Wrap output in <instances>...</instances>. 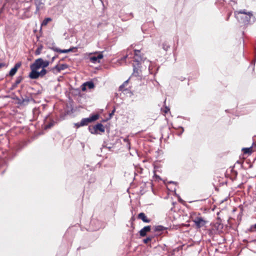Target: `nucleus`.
Returning <instances> with one entry per match:
<instances>
[{
  "label": "nucleus",
  "instance_id": "obj_1",
  "mask_svg": "<svg viewBox=\"0 0 256 256\" xmlns=\"http://www.w3.org/2000/svg\"><path fill=\"white\" fill-rule=\"evenodd\" d=\"M134 62L136 64H133V72L132 75L135 76H139L141 73L140 70V64L142 62L146 61L149 62V61L144 58L143 56L141 54L140 51V50H134Z\"/></svg>",
  "mask_w": 256,
  "mask_h": 256
},
{
  "label": "nucleus",
  "instance_id": "obj_2",
  "mask_svg": "<svg viewBox=\"0 0 256 256\" xmlns=\"http://www.w3.org/2000/svg\"><path fill=\"white\" fill-rule=\"evenodd\" d=\"M243 14L244 16H240L241 20L245 25L253 24L256 21V18L253 15L252 12H248L246 10H241L234 12L235 17L239 20V14Z\"/></svg>",
  "mask_w": 256,
  "mask_h": 256
},
{
  "label": "nucleus",
  "instance_id": "obj_3",
  "mask_svg": "<svg viewBox=\"0 0 256 256\" xmlns=\"http://www.w3.org/2000/svg\"><path fill=\"white\" fill-rule=\"evenodd\" d=\"M98 115L94 114L90 116L89 118H82L80 123H78L76 125L79 126H84L88 125L89 123L95 121L98 118Z\"/></svg>",
  "mask_w": 256,
  "mask_h": 256
},
{
  "label": "nucleus",
  "instance_id": "obj_4",
  "mask_svg": "<svg viewBox=\"0 0 256 256\" xmlns=\"http://www.w3.org/2000/svg\"><path fill=\"white\" fill-rule=\"evenodd\" d=\"M192 222L196 228H200L204 226L206 223V221L202 216L195 217L192 219Z\"/></svg>",
  "mask_w": 256,
  "mask_h": 256
},
{
  "label": "nucleus",
  "instance_id": "obj_5",
  "mask_svg": "<svg viewBox=\"0 0 256 256\" xmlns=\"http://www.w3.org/2000/svg\"><path fill=\"white\" fill-rule=\"evenodd\" d=\"M92 54H98L97 56H92L89 58L90 62L93 64H96L100 62V60L102 58L104 57L102 52H92L90 54V55H92Z\"/></svg>",
  "mask_w": 256,
  "mask_h": 256
},
{
  "label": "nucleus",
  "instance_id": "obj_6",
  "mask_svg": "<svg viewBox=\"0 0 256 256\" xmlns=\"http://www.w3.org/2000/svg\"><path fill=\"white\" fill-rule=\"evenodd\" d=\"M42 64L41 58L36 60L30 66V68L31 69V72L30 73L36 72H37L38 70L41 68H42Z\"/></svg>",
  "mask_w": 256,
  "mask_h": 256
},
{
  "label": "nucleus",
  "instance_id": "obj_7",
  "mask_svg": "<svg viewBox=\"0 0 256 256\" xmlns=\"http://www.w3.org/2000/svg\"><path fill=\"white\" fill-rule=\"evenodd\" d=\"M47 73V70L44 68H42V70L40 72H34L33 73H30L29 77L31 79H36L39 77L44 76Z\"/></svg>",
  "mask_w": 256,
  "mask_h": 256
},
{
  "label": "nucleus",
  "instance_id": "obj_8",
  "mask_svg": "<svg viewBox=\"0 0 256 256\" xmlns=\"http://www.w3.org/2000/svg\"><path fill=\"white\" fill-rule=\"evenodd\" d=\"M68 68V66L66 64H62L60 65L57 64L52 68H51L50 70L54 74H58L61 70H64Z\"/></svg>",
  "mask_w": 256,
  "mask_h": 256
},
{
  "label": "nucleus",
  "instance_id": "obj_9",
  "mask_svg": "<svg viewBox=\"0 0 256 256\" xmlns=\"http://www.w3.org/2000/svg\"><path fill=\"white\" fill-rule=\"evenodd\" d=\"M93 129L94 130V131H90L91 134H96L98 130H100L101 132H104V127L103 125L100 123L98 124H97L95 125L93 127Z\"/></svg>",
  "mask_w": 256,
  "mask_h": 256
},
{
  "label": "nucleus",
  "instance_id": "obj_10",
  "mask_svg": "<svg viewBox=\"0 0 256 256\" xmlns=\"http://www.w3.org/2000/svg\"><path fill=\"white\" fill-rule=\"evenodd\" d=\"M86 86L88 87V88L90 89L93 88H94V84L92 82H91V81L86 82H84L82 86V90L85 91L86 89Z\"/></svg>",
  "mask_w": 256,
  "mask_h": 256
},
{
  "label": "nucleus",
  "instance_id": "obj_11",
  "mask_svg": "<svg viewBox=\"0 0 256 256\" xmlns=\"http://www.w3.org/2000/svg\"><path fill=\"white\" fill-rule=\"evenodd\" d=\"M20 66H21V63H20V62L16 63L14 65V67L12 68L10 71L9 76H14L16 74V72Z\"/></svg>",
  "mask_w": 256,
  "mask_h": 256
},
{
  "label": "nucleus",
  "instance_id": "obj_12",
  "mask_svg": "<svg viewBox=\"0 0 256 256\" xmlns=\"http://www.w3.org/2000/svg\"><path fill=\"white\" fill-rule=\"evenodd\" d=\"M151 226H144L140 231V234L141 236H146V233L150 230Z\"/></svg>",
  "mask_w": 256,
  "mask_h": 256
},
{
  "label": "nucleus",
  "instance_id": "obj_13",
  "mask_svg": "<svg viewBox=\"0 0 256 256\" xmlns=\"http://www.w3.org/2000/svg\"><path fill=\"white\" fill-rule=\"evenodd\" d=\"M138 218L146 223H149L150 222V220L148 218L144 212L140 213L138 216Z\"/></svg>",
  "mask_w": 256,
  "mask_h": 256
},
{
  "label": "nucleus",
  "instance_id": "obj_14",
  "mask_svg": "<svg viewBox=\"0 0 256 256\" xmlns=\"http://www.w3.org/2000/svg\"><path fill=\"white\" fill-rule=\"evenodd\" d=\"M35 4L36 6V13L39 12L40 9L42 8V5L43 4L42 2V0H34Z\"/></svg>",
  "mask_w": 256,
  "mask_h": 256
},
{
  "label": "nucleus",
  "instance_id": "obj_15",
  "mask_svg": "<svg viewBox=\"0 0 256 256\" xmlns=\"http://www.w3.org/2000/svg\"><path fill=\"white\" fill-rule=\"evenodd\" d=\"M252 147L246 148H243L242 150L244 154H250L252 152Z\"/></svg>",
  "mask_w": 256,
  "mask_h": 256
},
{
  "label": "nucleus",
  "instance_id": "obj_16",
  "mask_svg": "<svg viewBox=\"0 0 256 256\" xmlns=\"http://www.w3.org/2000/svg\"><path fill=\"white\" fill-rule=\"evenodd\" d=\"M52 19L50 18H47L44 19L41 24V26H46L48 24V22H51Z\"/></svg>",
  "mask_w": 256,
  "mask_h": 256
},
{
  "label": "nucleus",
  "instance_id": "obj_17",
  "mask_svg": "<svg viewBox=\"0 0 256 256\" xmlns=\"http://www.w3.org/2000/svg\"><path fill=\"white\" fill-rule=\"evenodd\" d=\"M41 62L42 64V68H45L50 64V62L48 60H44L41 58Z\"/></svg>",
  "mask_w": 256,
  "mask_h": 256
},
{
  "label": "nucleus",
  "instance_id": "obj_18",
  "mask_svg": "<svg viewBox=\"0 0 256 256\" xmlns=\"http://www.w3.org/2000/svg\"><path fill=\"white\" fill-rule=\"evenodd\" d=\"M22 76H18L16 78V80L14 84L12 85L13 88H16L17 86L22 82Z\"/></svg>",
  "mask_w": 256,
  "mask_h": 256
},
{
  "label": "nucleus",
  "instance_id": "obj_19",
  "mask_svg": "<svg viewBox=\"0 0 256 256\" xmlns=\"http://www.w3.org/2000/svg\"><path fill=\"white\" fill-rule=\"evenodd\" d=\"M166 228L162 226H157L154 228V230L156 232H161L163 231L164 230H166Z\"/></svg>",
  "mask_w": 256,
  "mask_h": 256
},
{
  "label": "nucleus",
  "instance_id": "obj_20",
  "mask_svg": "<svg viewBox=\"0 0 256 256\" xmlns=\"http://www.w3.org/2000/svg\"><path fill=\"white\" fill-rule=\"evenodd\" d=\"M30 98L26 96L25 98H22V100L21 102V104H26L30 102Z\"/></svg>",
  "mask_w": 256,
  "mask_h": 256
},
{
  "label": "nucleus",
  "instance_id": "obj_21",
  "mask_svg": "<svg viewBox=\"0 0 256 256\" xmlns=\"http://www.w3.org/2000/svg\"><path fill=\"white\" fill-rule=\"evenodd\" d=\"M170 48V46L169 44H168L166 42H164L162 44V48L165 51H168Z\"/></svg>",
  "mask_w": 256,
  "mask_h": 256
},
{
  "label": "nucleus",
  "instance_id": "obj_22",
  "mask_svg": "<svg viewBox=\"0 0 256 256\" xmlns=\"http://www.w3.org/2000/svg\"><path fill=\"white\" fill-rule=\"evenodd\" d=\"M42 48L43 46L42 45L39 46L35 51L36 55H39L40 54Z\"/></svg>",
  "mask_w": 256,
  "mask_h": 256
},
{
  "label": "nucleus",
  "instance_id": "obj_23",
  "mask_svg": "<svg viewBox=\"0 0 256 256\" xmlns=\"http://www.w3.org/2000/svg\"><path fill=\"white\" fill-rule=\"evenodd\" d=\"M73 48H70L67 50H62L60 51V53H68L72 50Z\"/></svg>",
  "mask_w": 256,
  "mask_h": 256
},
{
  "label": "nucleus",
  "instance_id": "obj_24",
  "mask_svg": "<svg viewBox=\"0 0 256 256\" xmlns=\"http://www.w3.org/2000/svg\"><path fill=\"white\" fill-rule=\"evenodd\" d=\"M54 124H55V122L54 121H52L46 126V128H52Z\"/></svg>",
  "mask_w": 256,
  "mask_h": 256
},
{
  "label": "nucleus",
  "instance_id": "obj_25",
  "mask_svg": "<svg viewBox=\"0 0 256 256\" xmlns=\"http://www.w3.org/2000/svg\"><path fill=\"white\" fill-rule=\"evenodd\" d=\"M152 240V237H148L146 238L143 240V242L144 244H147L148 242H150Z\"/></svg>",
  "mask_w": 256,
  "mask_h": 256
},
{
  "label": "nucleus",
  "instance_id": "obj_26",
  "mask_svg": "<svg viewBox=\"0 0 256 256\" xmlns=\"http://www.w3.org/2000/svg\"><path fill=\"white\" fill-rule=\"evenodd\" d=\"M52 49L54 51V52H60V50H60L58 48H52Z\"/></svg>",
  "mask_w": 256,
  "mask_h": 256
},
{
  "label": "nucleus",
  "instance_id": "obj_27",
  "mask_svg": "<svg viewBox=\"0 0 256 256\" xmlns=\"http://www.w3.org/2000/svg\"><path fill=\"white\" fill-rule=\"evenodd\" d=\"M250 230L251 231H252L254 230L256 231V224H254V225L252 226H250Z\"/></svg>",
  "mask_w": 256,
  "mask_h": 256
},
{
  "label": "nucleus",
  "instance_id": "obj_28",
  "mask_svg": "<svg viewBox=\"0 0 256 256\" xmlns=\"http://www.w3.org/2000/svg\"><path fill=\"white\" fill-rule=\"evenodd\" d=\"M170 110V108L166 106L164 108V110H162V111L164 113H167Z\"/></svg>",
  "mask_w": 256,
  "mask_h": 256
},
{
  "label": "nucleus",
  "instance_id": "obj_29",
  "mask_svg": "<svg viewBox=\"0 0 256 256\" xmlns=\"http://www.w3.org/2000/svg\"><path fill=\"white\" fill-rule=\"evenodd\" d=\"M180 129H181L180 132H178V136H181V135H182V134L184 132V128H183L182 127H180Z\"/></svg>",
  "mask_w": 256,
  "mask_h": 256
},
{
  "label": "nucleus",
  "instance_id": "obj_30",
  "mask_svg": "<svg viewBox=\"0 0 256 256\" xmlns=\"http://www.w3.org/2000/svg\"><path fill=\"white\" fill-rule=\"evenodd\" d=\"M115 110H115V108H114V109L112 110V112L110 114H109V115H110V118H112V116L114 114V112H115Z\"/></svg>",
  "mask_w": 256,
  "mask_h": 256
},
{
  "label": "nucleus",
  "instance_id": "obj_31",
  "mask_svg": "<svg viewBox=\"0 0 256 256\" xmlns=\"http://www.w3.org/2000/svg\"><path fill=\"white\" fill-rule=\"evenodd\" d=\"M128 58V55L126 54V56H124L122 58L121 60H124L126 58Z\"/></svg>",
  "mask_w": 256,
  "mask_h": 256
},
{
  "label": "nucleus",
  "instance_id": "obj_32",
  "mask_svg": "<svg viewBox=\"0 0 256 256\" xmlns=\"http://www.w3.org/2000/svg\"><path fill=\"white\" fill-rule=\"evenodd\" d=\"M57 57H58V55H56V56H54L52 58V62Z\"/></svg>",
  "mask_w": 256,
  "mask_h": 256
},
{
  "label": "nucleus",
  "instance_id": "obj_33",
  "mask_svg": "<svg viewBox=\"0 0 256 256\" xmlns=\"http://www.w3.org/2000/svg\"><path fill=\"white\" fill-rule=\"evenodd\" d=\"M5 64L4 63H0V68L3 67V66H5Z\"/></svg>",
  "mask_w": 256,
  "mask_h": 256
},
{
  "label": "nucleus",
  "instance_id": "obj_34",
  "mask_svg": "<svg viewBox=\"0 0 256 256\" xmlns=\"http://www.w3.org/2000/svg\"><path fill=\"white\" fill-rule=\"evenodd\" d=\"M128 80H126V81L124 82V83L122 85V86H120V88H121L122 86H124V84H126V83H128Z\"/></svg>",
  "mask_w": 256,
  "mask_h": 256
},
{
  "label": "nucleus",
  "instance_id": "obj_35",
  "mask_svg": "<svg viewBox=\"0 0 256 256\" xmlns=\"http://www.w3.org/2000/svg\"><path fill=\"white\" fill-rule=\"evenodd\" d=\"M90 132V131H94V130L92 128H91L90 126L88 128Z\"/></svg>",
  "mask_w": 256,
  "mask_h": 256
},
{
  "label": "nucleus",
  "instance_id": "obj_36",
  "mask_svg": "<svg viewBox=\"0 0 256 256\" xmlns=\"http://www.w3.org/2000/svg\"><path fill=\"white\" fill-rule=\"evenodd\" d=\"M219 226H220L221 228H222V225L219 224Z\"/></svg>",
  "mask_w": 256,
  "mask_h": 256
},
{
  "label": "nucleus",
  "instance_id": "obj_37",
  "mask_svg": "<svg viewBox=\"0 0 256 256\" xmlns=\"http://www.w3.org/2000/svg\"><path fill=\"white\" fill-rule=\"evenodd\" d=\"M124 141H125V142H128V140H126V139H124Z\"/></svg>",
  "mask_w": 256,
  "mask_h": 256
},
{
  "label": "nucleus",
  "instance_id": "obj_38",
  "mask_svg": "<svg viewBox=\"0 0 256 256\" xmlns=\"http://www.w3.org/2000/svg\"><path fill=\"white\" fill-rule=\"evenodd\" d=\"M94 220H92V221L91 222V224H92V223H94Z\"/></svg>",
  "mask_w": 256,
  "mask_h": 256
},
{
  "label": "nucleus",
  "instance_id": "obj_39",
  "mask_svg": "<svg viewBox=\"0 0 256 256\" xmlns=\"http://www.w3.org/2000/svg\"><path fill=\"white\" fill-rule=\"evenodd\" d=\"M230 14L228 16V19L230 17Z\"/></svg>",
  "mask_w": 256,
  "mask_h": 256
},
{
  "label": "nucleus",
  "instance_id": "obj_40",
  "mask_svg": "<svg viewBox=\"0 0 256 256\" xmlns=\"http://www.w3.org/2000/svg\"><path fill=\"white\" fill-rule=\"evenodd\" d=\"M148 69H149V70H150V66H149Z\"/></svg>",
  "mask_w": 256,
  "mask_h": 256
}]
</instances>
